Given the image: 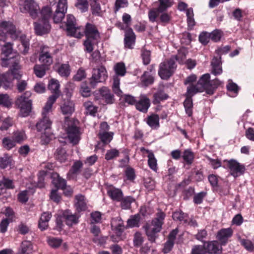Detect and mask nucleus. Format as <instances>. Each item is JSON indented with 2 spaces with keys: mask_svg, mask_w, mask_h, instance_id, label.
<instances>
[{
  "mask_svg": "<svg viewBox=\"0 0 254 254\" xmlns=\"http://www.w3.org/2000/svg\"><path fill=\"white\" fill-rule=\"evenodd\" d=\"M47 243L51 247L57 249L62 245L63 240L59 238L49 237L47 239Z\"/></svg>",
  "mask_w": 254,
  "mask_h": 254,
  "instance_id": "obj_49",
  "label": "nucleus"
},
{
  "mask_svg": "<svg viewBox=\"0 0 254 254\" xmlns=\"http://www.w3.org/2000/svg\"><path fill=\"white\" fill-rule=\"evenodd\" d=\"M148 125L153 129L159 127V118L157 115L153 114L146 119Z\"/></svg>",
  "mask_w": 254,
  "mask_h": 254,
  "instance_id": "obj_34",
  "label": "nucleus"
},
{
  "mask_svg": "<svg viewBox=\"0 0 254 254\" xmlns=\"http://www.w3.org/2000/svg\"><path fill=\"white\" fill-rule=\"evenodd\" d=\"M12 161V157L7 154L3 155V157H0V168L4 169L10 165Z\"/></svg>",
  "mask_w": 254,
  "mask_h": 254,
  "instance_id": "obj_51",
  "label": "nucleus"
},
{
  "mask_svg": "<svg viewBox=\"0 0 254 254\" xmlns=\"http://www.w3.org/2000/svg\"><path fill=\"white\" fill-rule=\"evenodd\" d=\"M39 61L46 66H49L53 64V60L51 55L49 52L42 51L41 52L39 58Z\"/></svg>",
  "mask_w": 254,
  "mask_h": 254,
  "instance_id": "obj_29",
  "label": "nucleus"
},
{
  "mask_svg": "<svg viewBox=\"0 0 254 254\" xmlns=\"http://www.w3.org/2000/svg\"><path fill=\"white\" fill-rule=\"evenodd\" d=\"M174 220L179 221L183 223L188 222V215L184 213L182 211H176L172 215Z\"/></svg>",
  "mask_w": 254,
  "mask_h": 254,
  "instance_id": "obj_45",
  "label": "nucleus"
},
{
  "mask_svg": "<svg viewBox=\"0 0 254 254\" xmlns=\"http://www.w3.org/2000/svg\"><path fill=\"white\" fill-rule=\"evenodd\" d=\"M12 119L10 117L5 118L3 121L0 129L1 130H6L9 127L13 125Z\"/></svg>",
  "mask_w": 254,
  "mask_h": 254,
  "instance_id": "obj_63",
  "label": "nucleus"
},
{
  "mask_svg": "<svg viewBox=\"0 0 254 254\" xmlns=\"http://www.w3.org/2000/svg\"><path fill=\"white\" fill-rule=\"evenodd\" d=\"M227 88L228 91V95L230 97H235L238 95L239 88L236 83L233 82L230 79L228 81Z\"/></svg>",
  "mask_w": 254,
  "mask_h": 254,
  "instance_id": "obj_33",
  "label": "nucleus"
},
{
  "mask_svg": "<svg viewBox=\"0 0 254 254\" xmlns=\"http://www.w3.org/2000/svg\"><path fill=\"white\" fill-rule=\"evenodd\" d=\"M186 114L190 117L192 114V100L191 97L186 96V99L184 102Z\"/></svg>",
  "mask_w": 254,
  "mask_h": 254,
  "instance_id": "obj_43",
  "label": "nucleus"
},
{
  "mask_svg": "<svg viewBox=\"0 0 254 254\" xmlns=\"http://www.w3.org/2000/svg\"><path fill=\"white\" fill-rule=\"evenodd\" d=\"M144 241V238L141 233L136 232L133 236V243L135 247H140Z\"/></svg>",
  "mask_w": 254,
  "mask_h": 254,
  "instance_id": "obj_57",
  "label": "nucleus"
},
{
  "mask_svg": "<svg viewBox=\"0 0 254 254\" xmlns=\"http://www.w3.org/2000/svg\"><path fill=\"white\" fill-rule=\"evenodd\" d=\"M60 84L58 80L53 78L49 81L48 89L53 93L52 96H56V99H57L60 94Z\"/></svg>",
  "mask_w": 254,
  "mask_h": 254,
  "instance_id": "obj_23",
  "label": "nucleus"
},
{
  "mask_svg": "<svg viewBox=\"0 0 254 254\" xmlns=\"http://www.w3.org/2000/svg\"><path fill=\"white\" fill-rule=\"evenodd\" d=\"M141 81L145 86H148L153 83L154 75L150 74L148 71H145L141 77Z\"/></svg>",
  "mask_w": 254,
  "mask_h": 254,
  "instance_id": "obj_42",
  "label": "nucleus"
},
{
  "mask_svg": "<svg viewBox=\"0 0 254 254\" xmlns=\"http://www.w3.org/2000/svg\"><path fill=\"white\" fill-rule=\"evenodd\" d=\"M165 217V213L159 211L157 213L156 217L152 220L151 223H147L144 226L148 239L151 243L155 242L158 237L157 234L162 229Z\"/></svg>",
  "mask_w": 254,
  "mask_h": 254,
  "instance_id": "obj_3",
  "label": "nucleus"
},
{
  "mask_svg": "<svg viewBox=\"0 0 254 254\" xmlns=\"http://www.w3.org/2000/svg\"><path fill=\"white\" fill-rule=\"evenodd\" d=\"M16 60H19L18 57L12 56L9 57H5L4 56V57L1 58V65L3 67H7L8 65L11 64L12 66L14 62Z\"/></svg>",
  "mask_w": 254,
  "mask_h": 254,
  "instance_id": "obj_44",
  "label": "nucleus"
},
{
  "mask_svg": "<svg viewBox=\"0 0 254 254\" xmlns=\"http://www.w3.org/2000/svg\"><path fill=\"white\" fill-rule=\"evenodd\" d=\"M64 127L70 141L73 144L78 143L80 139V133L78 127L67 118L65 119Z\"/></svg>",
  "mask_w": 254,
  "mask_h": 254,
  "instance_id": "obj_9",
  "label": "nucleus"
},
{
  "mask_svg": "<svg viewBox=\"0 0 254 254\" xmlns=\"http://www.w3.org/2000/svg\"><path fill=\"white\" fill-rule=\"evenodd\" d=\"M84 107L87 114L94 116L97 112V108L93 106V103L90 101L85 102Z\"/></svg>",
  "mask_w": 254,
  "mask_h": 254,
  "instance_id": "obj_53",
  "label": "nucleus"
},
{
  "mask_svg": "<svg viewBox=\"0 0 254 254\" xmlns=\"http://www.w3.org/2000/svg\"><path fill=\"white\" fill-rule=\"evenodd\" d=\"M183 158L188 164H191L194 159V154L190 150H185L183 153Z\"/></svg>",
  "mask_w": 254,
  "mask_h": 254,
  "instance_id": "obj_56",
  "label": "nucleus"
},
{
  "mask_svg": "<svg viewBox=\"0 0 254 254\" xmlns=\"http://www.w3.org/2000/svg\"><path fill=\"white\" fill-rule=\"evenodd\" d=\"M53 184L58 189H64L66 187V181L61 178L57 174L53 175Z\"/></svg>",
  "mask_w": 254,
  "mask_h": 254,
  "instance_id": "obj_36",
  "label": "nucleus"
},
{
  "mask_svg": "<svg viewBox=\"0 0 254 254\" xmlns=\"http://www.w3.org/2000/svg\"><path fill=\"white\" fill-rule=\"evenodd\" d=\"M56 96H51L49 97L47 102L42 113V117H50V114L52 111L53 104L56 101Z\"/></svg>",
  "mask_w": 254,
  "mask_h": 254,
  "instance_id": "obj_22",
  "label": "nucleus"
},
{
  "mask_svg": "<svg viewBox=\"0 0 254 254\" xmlns=\"http://www.w3.org/2000/svg\"><path fill=\"white\" fill-rule=\"evenodd\" d=\"M119 155V152L116 149H111L110 150H107L106 155H105V159L107 160H112L117 157H118Z\"/></svg>",
  "mask_w": 254,
  "mask_h": 254,
  "instance_id": "obj_62",
  "label": "nucleus"
},
{
  "mask_svg": "<svg viewBox=\"0 0 254 254\" xmlns=\"http://www.w3.org/2000/svg\"><path fill=\"white\" fill-rule=\"evenodd\" d=\"M99 137L104 143H109L113 139V133L112 132L101 131L99 133Z\"/></svg>",
  "mask_w": 254,
  "mask_h": 254,
  "instance_id": "obj_46",
  "label": "nucleus"
},
{
  "mask_svg": "<svg viewBox=\"0 0 254 254\" xmlns=\"http://www.w3.org/2000/svg\"><path fill=\"white\" fill-rule=\"evenodd\" d=\"M67 0H59L57 9L53 16V20L55 23H60L64 16L67 10Z\"/></svg>",
  "mask_w": 254,
  "mask_h": 254,
  "instance_id": "obj_12",
  "label": "nucleus"
},
{
  "mask_svg": "<svg viewBox=\"0 0 254 254\" xmlns=\"http://www.w3.org/2000/svg\"><path fill=\"white\" fill-rule=\"evenodd\" d=\"M26 138L25 131L23 130H17L13 132V139L16 143H20Z\"/></svg>",
  "mask_w": 254,
  "mask_h": 254,
  "instance_id": "obj_41",
  "label": "nucleus"
},
{
  "mask_svg": "<svg viewBox=\"0 0 254 254\" xmlns=\"http://www.w3.org/2000/svg\"><path fill=\"white\" fill-rule=\"evenodd\" d=\"M90 4L93 14L100 16L102 13L100 4L98 0H90Z\"/></svg>",
  "mask_w": 254,
  "mask_h": 254,
  "instance_id": "obj_39",
  "label": "nucleus"
},
{
  "mask_svg": "<svg viewBox=\"0 0 254 254\" xmlns=\"http://www.w3.org/2000/svg\"><path fill=\"white\" fill-rule=\"evenodd\" d=\"M164 87L163 86H160L158 88V91L153 95L154 104H158L161 101L166 100L168 98V95L164 92Z\"/></svg>",
  "mask_w": 254,
  "mask_h": 254,
  "instance_id": "obj_24",
  "label": "nucleus"
},
{
  "mask_svg": "<svg viewBox=\"0 0 254 254\" xmlns=\"http://www.w3.org/2000/svg\"><path fill=\"white\" fill-rule=\"evenodd\" d=\"M113 90L114 93L118 96L122 95V91L120 88V78L118 76H114L113 78Z\"/></svg>",
  "mask_w": 254,
  "mask_h": 254,
  "instance_id": "obj_55",
  "label": "nucleus"
},
{
  "mask_svg": "<svg viewBox=\"0 0 254 254\" xmlns=\"http://www.w3.org/2000/svg\"><path fill=\"white\" fill-rule=\"evenodd\" d=\"M12 47L10 43H7L2 48V55L5 57H9L12 56H15L12 53Z\"/></svg>",
  "mask_w": 254,
  "mask_h": 254,
  "instance_id": "obj_54",
  "label": "nucleus"
},
{
  "mask_svg": "<svg viewBox=\"0 0 254 254\" xmlns=\"http://www.w3.org/2000/svg\"><path fill=\"white\" fill-rule=\"evenodd\" d=\"M76 25V20L74 16L72 14H68L66 17V30L70 31Z\"/></svg>",
  "mask_w": 254,
  "mask_h": 254,
  "instance_id": "obj_59",
  "label": "nucleus"
},
{
  "mask_svg": "<svg viewBox=\"0 0 254 254\" xmlns=\"http://www.w3.org/2000/svg\"><path fill=\"white\" fill-rule=\"evenodd\" d=\"M111 226L116 231V233L119 237L118 241L123 240L124 236L122 234L124 232L126 227L124 226L123 221L120 217L113 218L111 221Z\"/></svg>",
  "mask_w": 254,
  "mask_h": 254,
  "instance_id": "obj_13",
  "label": "nucleus"
},
{
  "mask_svg": "<svg viewBox=\"0 0 254 254\" xmlns=\"http://www.w3.org/2000/svg\"><path fill=\"white\" fill-rule=\"evenodd\" d=\"M221 83V82L216 78L213 80H210V78L206 81L207 88H205V91L208 94L211 95L214 93V91L216 89Z\"/></svg>",
  "mask_w": 254,
  "mask_h": 254,
  "instance_id": "obj_26",
  "label": "nucleus"
},
{
  "mask_svg": "<svg viewBox=\"0 0 254 254\" xmlns=\"http://www.w3.org/2000/svg\"><path fill=\"white\" fill-rule=\"evenodd\" d=\"M2 146L6 150H10L16 145V142L13 139L10 137H4L2 139Z\"/></svg>",
  "mask_w": 254,
  "mask_h": 254,
  "instance_id": "obj_52",
  "label": "nucleus"
},
{
  "mask_svg": "<svg viewBox=\"0 0 254 254\" xmlns=\"http://www.w3.org/2000/svg\"><path fill=\"white\" fill-rule=\"evenodd\" d=\"M75 207L78 212L85 211L87 209V200L82 194H78L75 197Z\"/></svg>",
  "mask_w": 254,
  "mask_h": 254,
  "instance_id": "obj_20",
  "label": "nucleus"
},
{
  "mask_svg": "<svg viewBox=\"0 0 254 254\" xmlns=\"http://www.w3.org/2000/svg\"><path fill=\"white\" fill-rule=\"evenodd\" d=\"M136 109L142 112H146L150 106V101L145 95H141L135 104Z\"/></svg>",
  "mask_w": 254,
  "mask_h": 254,
  "instance_id": "obj_21",
  "label": "nucleus"
},
{
  "mask_svg": "<svg viewBox=\"0 0 254 254\" xmlns=\"http://www.w3.org/2000/svg\"><path fill=\"white\" fill-rule=\"evenodd\" d=\"M114 70L116 73V76H124L126 73V68L124 63H118L114 66Z\"/></svg>",
  "mask_w": 254,
  "mask_h": 254,
  "instance_id": "obj_48",
  "label": "nucleus"
},
{
  "mask_svg": "<svg viewBox=\"0 0 254 254\" xmlns=\"http://www.w3.org/2000/svg\"><path fill=\"white\" fill-rule=\"evenodd\" d=\"M207 251L204 246L196 245L191 250V254H206Z\"/></svg>",
  "mask_w": 254,
  "mask_h": 254,
  "instance_id": "obj_64",
  "label": "nucleus"
},
{
  "mask_svg": "<svg viewBox=\"0 0 254 254\" xmlns=\"http://www.w3.org/2000/svg\"><path fill=\"white\" fill-rule=\"evenodd\" d=\"M76 6L82 12H85L88 8L87 0H77Z\"/></svg>",
  "mask_w": 254,
  "mask_h": 254,
  "instance_id": "obj_61",
  "label": "nucleus"
},
{
  "mask_svg": "<svg viewBox=\"0 0 254 254\" xmlns=\"http://www.w3.org/2000/svg\"><path fill=\"white\" fill-rule=\"evenodd\" d=\"M84 35L86 37L84 43L85 50L91 53L93 50L94 45L97 44L99 40V32L94 25L87 23L84 28Z\"/></svg>",
  "mask_w": 254,
  "mask_h": 254,
  "instance_id": "obj_4",
  "label": "nucleus"
},
{
  "mask_svg": "<svg viewBox=\"0 0 254 254\" xmlns=\"http://www.w3.org/2000/svg\"><path fill=\"white\" fill-rule=\"evenodd\" d=\"M19 4L22 12L29 13L33 19H38L37 22L34 23L37 35L42 36L50 32L51 27L49 19L52 13L50 7L45 6L39 12V6L33 0H19Z\"/></svg>",
  "mask_w": 254,
  "mask_h": 254,
  "instance_id": "obj_1",
  "label": "nucleus"
},
{
  "mask_svg": "<svg viewBox=\"0 0 254 254\" xmlns=\"http://www.w3.org/2000/svg\"><path fill=\"white\" fill-rule=\"evenodd\" d=\"M11 82L12 78L9 72L0 74V87L2 86L4 89H7L10 87Z\"/></svg>",
  "mask_w": 254,
  "mask_h": 254,
  "instance_id": "obj_30",
  "label": "nucleus"
},
{
  "mask_svg": "<svg viewBox=\"0 0 254 254\" xmlns=\"http://www.w3.org/2000/svg\"><path fill=\"white\" fill-rule=\"evenodd\" d=\"M8 35L13 40L19 38L21 43L19 48V50L24 55L28 53L29 43L25 35L17 29L12 22L0 20V41L4 42Z\"/></svg>",
  "mask_w": 254,
  "mask_h": 254,
  "instance_id": "obj_2",
  "label": "nucleus"
},
{
  "mask_svg": "<svg viewBox=\"0 0 254 254\" xmlns=\"http://www.w3.org/2000/svg\"><path fill=\"white\" fill-rule=\"evenodd\" d=\"M57 71L63 77H67L70 73L69 65L68 64H63L59 65Z\"/></svg>",
  "mask_w": 254,
  "mask_h": 254,
  "instance_id": "obj_38",
  "label": "nucleus"
},
{
  "mask_svg": "<svg viewBox=\"0 0 254 254\" xmlns=\"http://www.w3.org/2000/svg\"><path fill=\"white\" fill-rule=\"evenodd\" d=\"M211 73L215 75H220L222 73L221 58L214 57L211 62Z\"/></svg>",
  "mask_w": 254,
  "mask_h": 254,
  "instance_id": "obj_19",
  "label": "nucleus"
},
{
  "mask_svg": "<svg viewBox=\"0 0 254 254\" xmlns=\"http://www.w3.org/2000/svg\"><path fill=\"white\" fill-rule=\"evenodd\" d=\"M31 93L29 91L25 92L19 97L15 101L16 105L20 109L22 117L27 116L31 110V101L29 99Z\"/></svg>",
  "mask_w": 254,
  "mask_h": 254,
  "instance_id": "obj_6",
  "label": "nucleus"
},
{
  "mask_svg": "<svg viewBox=\"0 0 254 254\" xmlns=\"http://www.w3.org/2000/svg\"><path fill=\"white\" fill-rule=\"evenodd\" d=\"M55 156L60 162H64L67 159L66 151L63 148H58L55 153Z\"/></svg>",
  "mask_w": 254,
  "mask_h": 254,
  "instance_id": "obj_50",
  "label": "nucleus"
},
{
  "mask_svg": "<svg viewBox=\"0 0 254 254\" xmlns=\"http://www.w3.org/2000/svg\"><path fill=\"white\" fill-rule=\"evenodd\" d=\"M52 122L50 117H42L36 124L38 131L44 132L41 135V140L43 144H48L53 137V134L50 131Z\"/></svg>",
  "mask_w": 254,
  "mask_h": 254,
  "instance_id": "obj_5",
  "label": "nucleus"
},
{
  "mask_svg": "<svg viewBox=\"0 0 254 254\" xmlns=\"http://www.w3.org/2000/svg\"><path fill=\"white\" fill-rule=\"evenodd\" d=\"M177 233L178 230L177 229L172 230L170 232L168 237V240L165 243L164 247L163 249V252L165 254L168 253L172 249L174 245V241L176 239Z\"/></svg>",
  "mask_w": 254,
  "mask_h": 254,
  "instance_id": "obj_17",
  "label": "nucleus"
},
{
  "mask_svg": "<svg viewBox=\"0 0 254 254\" xmlns=\"http://www.w3.org/2000/svg\"><path fill=\"white\" fill-rule=\"evenodd\" d=\"M140 220L141 217L139 214L131 215L127 221L126 228L139 227Z\"/></svg>",
  "mask_w": 254,
  "mask_h": 254,
  "instance_id": "obj_28",
  "label": "nucleus"
},
{
  "mask_svg": "<svg viewBox=\"0 0 254 254\" xmlns=\"http://www.w3.org/2000/svg\"><path fill=\"white\" fill-rule=\"evenodd\" d=\"M63 217L66 224L71 226L78 223L79 216L75 213L72 214L69 210H66L63 213Z\"/></svg>",
  "mask_w": 254,
  "mask_h": 254,
  "instance_id": "obj_18",
  "label": "nucleus"
},
{
  "mask_svg": "<svg viewBox=\"0 0 254 254\" xmlns=\"http://www.w3.org/2000/svg\"><path fill=\"white\" fill-rule=\"evenodd\" d=\"M61 108L63 114L70 115L74 111V104L72 101L67 100L64 101V104L61 106Z\"/></svg>",
  "mask_w": 254,
  "mask_h": 254,
  "instance_id": "obj_31",
  "label": "nucleus"
},
{
  "mask_svg": "<svg viewBox=\"0 0 254 254\" xmlns=\"http://www.w3.org/2000/svg\"><path fill=\"white\" fill-rule=\"evenodd\" d=\"M33 252V245L29 241L22 242L17 254H31Z\"/></svg>",
  "mask_w": 254,
  "mask_h": 254,
  "instance_id": "obj_25",
  "label": "nucleus"
},
{
  "mask_svg": "<svg viewBox=\"0 0 254 254\" xmlns=\"http://www.w3.org/2000/svg\"><path fill=\"white\" fill-rule=\"evenodd\" d=\"M148 165L151 170L155 172L157 171V161L154 154H150V155L148 156Z\"/></svg>",
  "mask_w": 254,
  "mask_h": 254,
  "instance_id": "obj_58",
  "label": "nucleus"
},
{
  "mask_svg": "<svg viewBox=\"0 0 254 254\" xmlns=\"http://www.w3.org/2000/svg\"><path fill=\"white\" fill-rule=\"evenodd\" d=\"M82 163L80 161L75 162L67 174V177L70 179L72 175L76 174L82 167Z\"/></svg>",
  "mask_w": 254,
  "mask_h": 254,
  "instance_id": "obj_47",
  "label": "nucleus"
},
{
  "mask_svg": "<svg viewBox=\"0 0 254 254\" xmlns=\"http://www.w3.org/2000/svg\"><path fill=\"white\" fill-rule=\"evenodd\" d=\"M0 105L6 107L11 105V101L9 96L6 94H0Z\"/></svg>",
  "mask_w": 254,
  "mask_h": 254,
  "instance_id": "obj_60",
  "label": "nucleus"
},
{
  "mask_svg": "<svg viewBox=\"0 0 254 254\" xmlns=\"http://www.w3.org/2000/svg\"><path fill=\"white\" fill-rule=\"evenodd\" d=\"M108 194L112 199L117 201H121L123 195L121 190L114 187L108 189Z\"/></svg>",
  "mask_w": 254,
  "mask_h": 254,
  "instance_id": "obj_27",
  "label": "nucleus"
},
{
  "mask_svg": "<svg viewBox=\"0 0 254 254\" xmlns=\"http://www.w3.org/2000/svg\"><path fill=\"white\" fill-rule=\"evenodd\" d=\"M164 11L160 10L159 6L157 7H153L150 9L148 14L149 21L151 22H157L158 16Z\"/></svg>",
  "mask_w": 254,
  "mask_h": 254,
  "instance_id": "obj_32",
  "label": "nucleus"
},
{
  "mask_svg": "<svg viewBox=\"0 0 254 254\" xmlns=\"http://www.w3.org/2000/svg\"><path fill=\"white\" fill-rule=\"evenodd\" d=\"M107 77V71L105 67L101 66L98 68H94L92 76L89 79L90 84L94 87L98 83L104 82Z\"/></svg>",
  "mask_w": 254,
  "mask_h": 254,
  "instance_id": "obj_10",
  "label": "nucleus"
},
{
  "mask_svg": "<svg viewBox=\"0 0 254 254\" xmlns=\"http://www.w3.org/2000/svg\"><path fill=\"white\" fill-rule=\"evenodd\" d=\"M125 46L128 49H132L135 41V35L130 28H127L125 31Z\"/></svg>",
  "mask_w": 254,
  "mask_h": 254,
  "instance_id": "obj_16",
  "label": "nucleus"
},
{
  "mask_svg": "<svg viewBox=\"0 0 254 254\" xmlns=\"http://www.w3.org/2000/svg\"><path fill=\"white\" fill-rule=\"evenodd\" d=\"M48 69V66L44 64H36L34 67V73L37 77L41 78L45 75L46 71Z\"/></svg>",
  "mask_w": 254,
  "mask_h": 254,
  "instance_id": "obj_40",
  "label": "nucleus"
},
{
  "mask_svg": "<svg viewBox=\"0 0 254 254\" xmlns=\"http://www.w3.org/2000/svg\"><path fill=\"white\" fill-rule=\"evenodd\" d=\"M21 66L19 65V60H16L12 64L11 68V73L13 75V78L15 79H20L22 76L21 72L20 71Z\"/></svg>",
  "mask_w": 254,
  "mask_h": 254,
  "instance_id": "obj_35",
  "label": "nucleus"
},
{
  "mask_svg": "<svg viewBox=\"0 0 254 254\" xmlns=\"http://www.w3.org/2000/svg\"><path fill=\"white\" fill-rule=\"evenodd\" d=\"M176 67L174 58L160 64L158 74L162 79H168L173 73Z\"/></svg>",
  "mask_w": 254,
  "mask_h": 254,
  "instance_id": "obj_8",
  "label": "nucleus"
},
{
  "mask_svg": "<svg viewBox=\"0 0 254 254\" xmlns=\"http://www.w3.org/2000/svg\"><path fill=\"white\" fill-rule=\"evenodd\" d=\"M210 77L209 73H206L201 76L198 81L196 84H191L187 87L186 96L192 97L193 95L198 92H202L205 90L207 88L206 81Z\"/></svg>",
  "mask_w": 254,
  "mask_h": 254,
  "instance_id": "obj_7",
  "label": "nucleus"
},
{
  "mask_svg": "<svg viewBox=\"0 0 254 254\" xmlns=\"http://www.w3.org/2000/svg\"><path fill=\"white\" fill-rule=\"evenodd\" d=\"M207 253L210 254H219L222 251V245L217 241L208 242L204 244Z\"/></svg>",
  "mask_w": 254,
  "mask_h": 254,
  "instance_id": "obj_14",
  "label": "nucleus"
},
{
  "mask_svg": "<svg viewBox=\"0 0 254 254\" xmlns=\"http://www.w3.org/2000/svg\"><path fill=\"white\" fill-rule=\"evenodd\" d=\"M227 166L230 174L234 178L242 175L246 170L245 166L243 164L233 159L227 161Z\"/></svg>",
  "mask_w": 254,
  "mask_h": 254,
  "instance_id": "obj_11",
  "label": "nucleus"
},
{
  "mask_svg": "<svg viewBox=\"0 0 254 254\" xmlns=\"http://www.w3.org/2000/svg\"><path fill=\"white\" fill-rule=\"evenodd\" d=\"M233 230L230 228L222 229L217 233V238L220 241L221 245H225L228 242V239L232 236Z\"/></svg>",
  "mask_w": 254,
  "mask_h": 254,
  "instance_id": "obj_15",
  "label": "nucleus"
},
{
  "mask_svg": "<svg viewBox=\"0 0 254 254\" xmlns=\"http://www.w3.org/2000/svg\"><path fill=\"white\" fill-rule=\"evenodd\" d=\"M67 32L68 35L77 38H80L84 35V28L83 27L77 26L76 25L72 30L70 31L67 30Z\"/></svg>",
  "mask_w": 254,
  "mask_h": 254,
  "instance_id": "obj_37",
  "label": "nucleus"
}]
</instances>
